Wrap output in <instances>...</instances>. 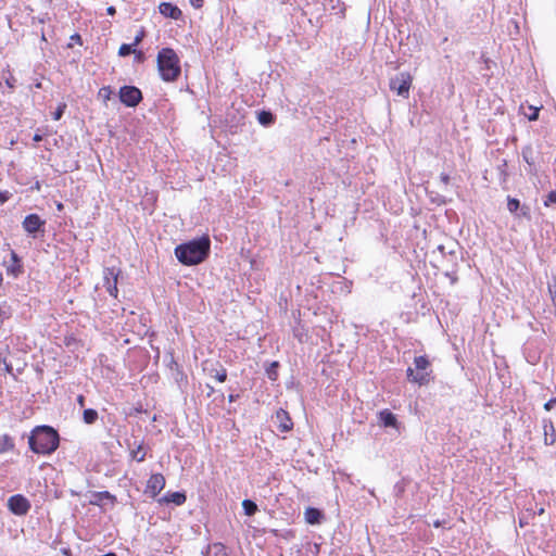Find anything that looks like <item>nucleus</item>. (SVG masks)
<instances>
[{"label": "nucleus", "instance_id": "37", "mask_svg": "<svg viewBox=\"0 0 556 556\" xmlns=\"http://www.w3.org/2000/svg\"><path fill=\"white\" fill-rule=\"evenodd\" d=\"M190 4L194 8V9H201L204 4V0H190Z\"/></svg>", "mask_w": 556, "mask_h": 556}, {"label": "nucleus", "instance_id": "17", "mask_svg": "<svg viewBox=\"0 0 556 556\" xmlns=\"http://www.w3.org/2000/svg\"><path fill=\"white\" fill-rule=\"evenodd\" d=\"M380 422L387 428H397L399 422L396 416L389 409L379 413Z\"/></svg>", "mask_w": 556, "mask_h": 556}, {"label": "nucleus", "instance_id": "16", "mask_svg": "<svg viewBox=\"0 0 556 556\" xmlns=\"http://www.w3.org/2000/svg\"><path fill=\"white\" fill-rule=\"evenodd\" d=\"M407 378L409 381L418 383L419 386H425L430 380V372H416L413 368L408 367L407 370Z\"/></svg>", "mask_w": 556, "mask_h": 556}, {"label": "nucleus", "instance_id": "38", "mask_svg": "<svg viewBox=\"0 0 556 556\" xmlns=\"http://www.w3.org/2000/svg\"><path fill=\"white\" fill-rule=\"evenodd\" d=\"M445 275L452 280V282H455L457 280V277H456V271L454 269V267H452V270L451 271H446Z\"/></svg>", "mask_w": 556, "mask_h": 556}, {"label": "nucleus", "instance_id": "35", "mask_svg": "<svg viewBox=\"0 0 556 556\" xmlns=\"http://www.w3.org/2000/svg\"><path fill=\"white\" fill-rule=\"evenodd\" d=\"M531 114L527 115L529 121H536L539 118V109L534 106H529Z\"/></svg>", "mask_w": 556, "mask_h": 556}, {"label": "nucleus", "instance_id": "46", "mask_svg": "<svg viewBox=\"0 0 556 556\" xmlns=\"http://www.w3.org/2000/svg\"><path fill=\"white\" fill-rule=\"evenodd\" d=\"M238 395L237 394H229L228 395V401L231 403V402H235L237 400Z\"/></svg>", "mask_w": 556, "mask_h": 556}, {"label": "nucleus", "instance_id": "11", "mask_svg": "<svg viewBox=\"0 0 556 556\" xmlns=\"http://www.w3.org/2000/svg\"><path fill=\"white\" fill-rule=\"evenodd\" d=\"M276 420L278 422L277 427L281 432H288L293 428V422L289 413L282 408H279L276 412Z\"/></svg>", "mask_w": 556, "mask_h": 556}, {"label": "nucleus", "instance_id": "31", "mask_svg": "<svg viewBox=\"0 0 556 556\" xmlns=\"http://www.w3.org/2000/svg\"><path fill=\"white\" fill-rule=\"evenodd\" d=\"M65 109H66V104L65 103L59 104L56 110L53 112V119L54 121L61 119L63 114H64V112H65Z\"/></svg>", "mask_w": 556, "mask_h": 556}, {"label": "nucleus", "instance_id": "44", "mask_svg": "<svg viewBox=\"0 0 556 556\" xmlns=\"http://www.w3.org/2000/svg\"><path fill=\"white\" fill-rule=\"evenodd\" d=\"M77 402H78V404H79L80 406H84V405H85V397H84L83 395H79V396L77 397Z\"/></svg>", "mask_w": 556, "mask_h": 556}, {"label": "nucleus", "instance_id": "39", "mask_svg": "<svg viewBox=\"0 0 556 556\" xmlns=\"http://www.w3.org/2000/svg\"><path fill=\"white\" fill-rule=\"evenodd\" d=\"M71 40L75 41L78 45H83V40L79 34H74L71 36Z\"/></svg>", "mask_w": 556, "mask_h": 556}, {"label": "nucleus", "instance_id": "20", "mask_svg": "<svg viewBox=\"0 0 556 556\" xmlns=\"http://www.w3.org/2000/svg\"><path fill=\"white\" fill-rule=\"evenodd\" d=\"M535 151L531 144H527L522 148L521 155L522 160L529 165L530 170L535 167Z\"/></svg>", "mask_w": 556, "mask_h": 556}, {"label": "nucleus", "instance_id": "43", "mask_svg": "<svg viewBox=\"0 0 556 556\" xmlns=\"http://www.w3.org/2000/svg\"><path fill=\"white\" fill-rule=\"evenodd\" d=\"M106 13H108L109 15H114V14L116 13V9H115L114 7H109V8L106 9Z\"/></svg>", "mask_w": 556, "mask_h": 556}, {"label": "nucleus", "instance_id": "8", "mask_svg": "<svg viewBox=\"0 0 556 556\" xmlns=\"http://www.w3.org/2000/svg\"><path fill=\"white\" fill-rule=\"evenodd\" d=\"M119 271L115 267H106L103 271L104 287L110 295L117 298V280Z\"/></svg>", "mask_w": 556, "mask_h": 556}, {"label": "nucleus", "instance_id": "14", "mask_svg": "<svg viewBox=\"0 0 556 556\" xmlns=\"http://www.w3.org/2000/svg\"><path fill=\"white\" fill-rule=\"evenodd\" d=\"M103 501H108L111 503V505H115L116 503V496L110 493L109 491H100V492H93L92 498L90 500V505L93 506H101Z\"/></svg>", "mask_w": 556, "mask_h": 556}, {"label": "nucleus", "instance_id": "24", "mask_svg": "<svg viewBox=\"0 0 556 556\" xmlns=\"http://www.w3.org/2000/svg\"><path fill=\"white\" fill-rule=\"evenodd\" d=\"M83 419L87 425H92L98 419V412L92 408H87L83 413Z\"/></svg>", "mask_w": 556, "mask_h": 556}, {"label": "nucleus", "instance_id": "4", "mask_svg": "<svg viewBox=\"0 0 556 556\" xmlns=\"http://www.w3.org/2000/svg\"><path fill=\"white\" fill-rule=\"evenodd\" d=\"M390 89L395 91L399 96L407 98L409 88L412 86V76L408 73H400L390 79Z\"/></svg>", "mask_w": 556, "mask_h": 556}, {"label": "nucleus", "instance_id": "40", "mask_svg": "<svg viewBox=\"0 0 556 556\" xmlns=\"http://www.w3.org/2000/svg\"><path fill=\"white\" fill-rule=\"evenodd\" d=\"M440 179H441V181H442L444 185H448V182H450V176H448L447 174H445V173H442V174L440 175Z\"/></svg>", "mask_w": 556, "mask_h": 556}, {"label": "nucleus", "instance_id": "5", "mask_svg": "<svg viewBox=\"0 0 556 556\" xmlns=\"http://www.w3.org/2000/svg\"><path fill=\"white\" fill-rule=\"evenodd\" d=\"M119 100L128 108H135L142 101V92L135 86H123L118 92Z\"/></svg>", "mask_w": 556, "mask_h": 556}, {"label": "nucleus", "instance_id": "28", "mask_svg": "<svg viewBox=\"0 0 556 556\" xmlns=\"http://www.w3.org/2000/svg\"><path fill=\"white\" fill-rule=\"evenodd\" d=\"M132 53H136V49L132 43H123L118 49L119 56H128Z\"/></svg>", "mask_w": 556, "mask_h": 556}, {"label": "nucleus", "instance_id": "34", "mask_svg": "<svg viewBox=\"0 0 556 556\" xmlns=\"http://www.w3.org/2000/svg\"><path fill=\"white\" fill-rule=\"evenodd\" d=\"M112 93V90L110 87H102L100 90H99V96L102 97L104 100H109L110 99V96Z\"/></svg>", "mask_w": 556, "mask_h": 556}, {"label": "nucleus", "instance_id": "49", "mask_svg": "<svg viewBox=\"0 0 556 556\" xmlns=\"http://www.w3.org/2000/svg\"><path fill=\"white\" fill-rule=\"evenodd\" d=\"M544 511H545V510H544V508H543V507H541V508H539V510H538V515H543V514H544Z\"/></svg>", "mask_w": 556, "mask_h": 556}, {"label": "nucleus", "instance_id": "41", "mask_svg": "<svg viewBox=\"0 0 556 556\" xmlns=\"http://www.w3.org/2000/svg\"><path fill=\"white\" fill-rule=\"evenodd\" d=\"M549 293H551V295H552L553 304H554V306L556 307V288H555V289H552V288L549 287Z\"/></svg>", "mask_w": 556, "mask_h": 556}, {"label": "nucleus", "instance_id": "9", "mask_svg": "<svg viewBox=\"0 0 556 556\" xmlns=\"http://www.w3.org/2000/svg\"><path fill=\"white\" fill-rule=\"evenodd\" d=\"M46 222L40 218L37 214H29L27 215L23 220V228L24 230L31 235L34 238H36V233L39 231H45Z\"/></svg>", "mask_w": 556, "mask_h": 556}, {"label": "nucleus", "instance_id": "47", "mask_svg": "<svg viewBox=\"0 0 556 556\" xmlns=\"http://www.w3.org/2000/svg\"><path fill=\"white\" fill-rule=\"evenodd\" d=\"M7 200V197L3 193H0V202H4Z\"/></svg>", "mask_w": 556, "mask_h": 556}, {"label": "nucleus", "instance_id": "13", "mask_svg": "<svg viewBox=\"0 0 556 556\" xmlns=\"http://www.w3.org/2000/svg\"><path fill=\"white\" fill-rule=\"evenodd\" d=\"M159 11L163 16L173 20H179L182 16L181 10L170 2H162L159 5Z\"/></svg>", "mask_w": 556, "mask_h": 556}, {"label": "nucleus", "instance_id": "15", "mask_svg": "<svg viewBox=\"0 0 556 556\" xmlns=\"http://www.w3.org/2000/svg\"><path fill=\"white\" fill-rule=\"evenodd\" d=\"M544 443L553 445L556 441V430L551 419H543Z\"/></svg>", "mask_w": 556, "mask_h": 556}, {"label": "nucleus", "instance_id": "42", "mask_svg": "<svg viewBox=\"0 0 556 556\" xmlns=\"http://www.w3.org/2000/svg\"><path fill=\"white\" fill-rule=\"evenodd\" d=\"M136 55V60L137 61H142L143 60V53L141 51H137L136 50V53H134Z\"/></svg>", "mask_w": 556, "mask_h": 556}, {"label": "nucleus", "instance_id": "1", "mask_svg": "<svg viewBox=\"0 0 556 556\" xmlns=\"http://www.w3.org/2000/svg\"><path fill=\"white\" fill-rule=\"evenodd\" d=\"M211 240L208 236L192 239L175 248V256L185 266L203 263L210 255Z\"/></svg>", "mask_w": 556, "mask_h": 556}, {"label": "nucleus", "instance_id": "12", "mask_svg": "<svg viewBox=\"0 0 556 556\" xmlns=\"http://www.w3.org/2000/svg\"><path fill=\"white\" fill-rule=\"evenodd\" d=\"M187 495L185 492H168L165 495H163L161 498H159L160 504H169L173 503L176 506H181L186 503Z\"/></svg>", "mask_w": 556, "mask_h": 556}, {"label": "nucleus", "instance_id": "29", "mask_svg": "<svg viewBox=\"0 0 556 556\" xmlns=\"http://www.w3.org/2000/svg\"><path fill=\"white\" fill-rule=\"evenodd\" d=\"M143 446L142 444H139L136 450L131 451V457L136 459L138 463H141L146 458V453L142 452Z\"/></svg>", "mask_w": 556, "mask_h": 556}, {"label": "nucleus", "instance_id": "7", "mask_svg": "<svg viewBox=\"0 0 556 556\" xmlns=\"http://www.w3.org/2000/svg\"><path fill=\"white\" fill-rule=\"evenodd\" d=\"M437 250L441 253L443 261L451 264V267H456L458 261V243L450 241L447 244L438 245Z\"/></svg>", "mask_w": 556, "mask_h": 556}, {"label": "nucleus", "instance_id": "19", "mask_svg": "<svg viewBox=\"0 0 556 556\" xmlns=\"http://www.w3.org/2000/svg\"><path fill=\"white\" fill-rule=\"evenodd\" d=\"M11 261L12 263L7 266V273L13 277H17L20 274H22L23 268L21 265V260L14 251H11Z\"/></svg>", "mask_w": 556, "mask_h": 556}, {"label": "nucleus", "instance_id": "18", "mask_svg": "<svg viewBox=\"0 0 556 556\" xmlns=\"http://www.w3.org/2000/svg\"><path fill=\"white\" fill-rule=\"evenodd\" d=\"M305 520L309 525H319L324 518L321 510L315 507H308L304 513Z\"/></svg>", "mask_w": 556, "mask_h": 556}, {"label": "nucleus", "instance_id": "6", "mask_svg": "<svg viewBox=\"0 0 556 556\" xmlns=\"http://www.w3.org/2000/svg\"><path fill=\"white\" fill-rule=\"evenodd\" d=\"M8 507L14 515L23 516L30 509V503L24 495L15 494L8 500Z\"/></svg>", "mask_w": 556, "mask_h": 556}, {"label": "nucleus", "instance_id": "32", "mask_svg": "<svg viewBox=\"0 0 556 556\" xmlns=\"http://www.w3.org/2000/svg\"><path fill=\"white\" fill-rule=\"evenodd\" d=\"M144 36H146V31L143 28H141L139 30V33L136 35V37L134 38L132 45L135 47H137L143 40Z\"/></svg>", "mask_w": 556, "mask_h": 556}, {"label": "nucleus", "instance_id": "27", "mask_svg": "<svg viewBox=\"0 0 556 556\" xmlns=\"http://www.w3.org/2000/svg\"><path fill=\"white\" fill-rule=\"evenodd\" d=\"M279 368V363L278 362H271L267 367H266V374L268 376V378L270 380H276L277 377H278V370Z\"/></svg>", "mask_w": 556, "mask_h": 556}, {"label": "nucleus", "instance_id": "26", "mask_svg": "<svg viewBox=\"0 0 556 556\" xmlns=\"http://www.w3.org/2000/svg\"><path fill=\"white\" fill-rule=\"evenodd\" d=\"M210 376L214 377L218 382H225L227 379V370L224 367H220V369L212 368Z\"/></svg>", "mask_w": 556, "mask_h": 556}, {"label": "nucleus", "instance_id": "30", "mask_svg": "<svg viewBox=\"0 0 556 556\" xmlns=\"http://www.w3.org/2000/svg\"><path fill=\"white\" fill-rule=\"evenodd\" d=\"M520 207V202L519 200L515 199V198H510L508 197L507 199V208L510 213H516Z\"/></svg>", "mask_w": 556, "mask_h": 556}, {"label": "nucleus", "instance_id": "25", "mask_svg": "<svg viewBox=\"0 0 556 556\" xmlns=\"http://www.w3.org/2000/svg\"><path fill=\"white\" fill-rule=\"evenodd\" d=\"M242 508L247 516H253L257 511V505L252 500H243Z\"/></svg>", "mask_w": 556, "mask_h": 556}, {"label": "nucleus", "instance_id": "48", "mask_svg": "<svg viewBox=\"0 0 556 556\" xmlns=\"http://www.w3.org/2000/svg\"><path fill=\"white\" fill-rule=\"evenodd\" d=\"M433 526H434L435 528L441 527V521H440V520L434 521Z\"/></svg>", "mask_w": 556, "mask_h": 556}, {"label": "nucleus", "instance_id": "36", "mask_svg": "<svg viewBox=\"0 0 556 556\" xmlns=\"http://www.w3.org/2000/svg\"><path fill=\"white\" fill-rule=\"evenodd\" d=\"M556 405V397H552L544 404V408L546 410H552Z\"/></svg>", "mask_w": 556, "mask_h": 556}, {"label": "nucleus", "instance_id": "45", "mask_svg": "<svg viewBox=\"0 0 556 556\" xmlns=\"http://www.w3.org/2000/svg\"><path fill=\"white\" fill-rule=\"evenodd\" d=\"M33 140H34V141H36V142H39V141H41V140H42V136H41V135H39V134H35V136H34Z\"/></svg>", "mask_w": 556, "mask_h": 556}, {"label": "nucleus", "instance_id": "3", "mask_svg": "<svg viewBox=\"0 0 556 556\" xmlns=\"http://www.w3.org/2000/svg\"><path fill=\"white\" fill-rule=\"evenodd\" d=\"M156 63L164 81H176L181 74L180 59L172 48H162L157 53Z\"/></svg>", "mask_w": 556, "mask_h": 556}, {"label": "nucleus", "instance_id": "10", "mask_svg": "<svg viewBox=\"0 0 556 556\" xmlns=\"http://www.w3.org/2000/svg\"><path fill=\"white\" fill-rule=\"evenodd\" d=\"M165 477L162 473H153L147 482L144 493L154 498L165 488Z\"/></svg>", "mask_w": 556, "mask_h": 556}, {"label": "nucleus", "instance_id": "50", "mask_svg": "<svg viewBox=\"0 0 556 556\" xmlns=\"http://www.w3.org/2000/svg\"><path fill=\"white\" fill-rule=\"evenodd\" d=\"M5 369H7V371L11 372V370H12V366H11V365H7V366H5Z\"/></svg>", "mask_w": 556, "mask_h": 556}, {"label": "nucleus", "instance_id": "23", "mask_svg": "<svg viewBox=\"0 0 556 556\" xmlns=\"http://www.w3.org/2000/svg\"><path fill=\"white\" fill-rule=\"evenodd\" d=\"M257 121L263 126H270L274 123L275 117L274 114L269 111H261L257 114Z\"/></svg>", "mask_w": 556, "mask_h": 556}, {"label": "nucleus", "instance_id": "2", "mask_svg": "<svg viewBox=\"0 0 556 556\" xmlns=\"http://www.w3.org/2000/svg\"><path fill=\"white\" fill-rule=\"evenodd\" d=\"M60 444L58 431L50 426L35 427L28 437L29 448L36 454L50 455Z\"/></svg>", "mask_w": 556, "mask_h": 556}, {"label": "nucleus", "instance_id": "33", "mask_svg": "<svg viewBox=\"0 0 556 556\" xmlns=\"http://www.w3.org/2000/svg\"><path fill=\"white\" fill-rule=\"evenodd\" d=\"M544 204L546 206L551 205V204H556V191H551L547 197H546V200L544 201Z\"/></svg>", "mask_w": 556, "mask_h": 556}, {"label": "nucleus", "instance_id": "22", "mask_svg": "<svg viewBox=\"0 0 556 556\" xmlns=\"http://www.w3.org/2000/svg\"><path fill=\"white\" fill-rule=\"evenodd\" d=\"M414 365H415L417 372H429L427 369L429 368L430 363L426 356L415 357Z\"/></svg>", "mask_w": 556, "mask_h": 556}, {"label": "nucleus", "instance_id": "21", "mask_svg": "<svg viewBox=\"0 0 556 556\" xmlns=\"http://www.w3.org/2000/svg\"><path fill=\"white\" fill-rule=\"evenodd\" d=\"M14 448V441L9 434L0 435V454L12 451Z\"/></svg>", "mask_w": 556, "mask_h": 556}]
</instances>
